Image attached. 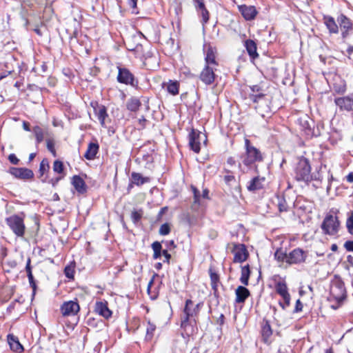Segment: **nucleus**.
Instances as JSON below:
<instances>
[{
    "label": "nucleus",
    "mask_w": 353,
    "mask_h": 353,
    "mask_svg": "<svg viewBox=\"0 0 353 353\" xmlns=\"http://www.w3.org/2000/svg\"><path fill=\"white\" fill-rule=\"evenodd\" d=\"M6 223L12 232L19 238H23L26 232L23 218L14 214L6 219Z\"/></svg>",
    "instance_id": "7ed1b4c3"
},
{
    "label": "nucleus",
    "mask_w": 353,
    "mask_h": 353,
    "mask_svg": "<svg viewBox=\"0 0 353 353\" xmlns=\"http://www.w3.org/2000/svg\"><path fill=\"white\" fill-rule=\"evenodd\" d=\"M50 170V165L49 162L47 159H43L39 165V178L40 179L42 183L47 182V176H45V174L48 172Z\"/></svg>",
    "instance_id": "393cba45"
},
{
    "label": "nucleus",
    "mask_w": 353,
    "mask_h": 353,
    "mask_svg": "<svg viewBox=\"0 0 353 353\" xmlns=\"http://www.w3.org/2000/svg\"><path fill=\"white\" fill-rule=\"evenodd\" d=\"M94 310L105 319H108L112 316V312L108 308L107 302L97 301L95 304Z\"/></svg>",
    "instance_id": "a211bd4d"
},
{
    "label": "nucleus",
    "mask_w": 353,
    "mask_h": 353,
    "mask_svg": "<svg viewBox=\"0 0 353 353\" xmlns=\"http://www.w3.org/2000/svg\"><path fill=\"white\" fill-rule=\"evenodd\" d=\"M276 292L283 297V301L286 303L287 305L290 303V295L288 292V288L285 281H279L275 285Z\"/></svg>",
    "instance_id": "4468645a"
},
{
    "label": "nucleus",
    "mask_w": 353,
    "mask_h": 353,
    "mask_svg": "<svg viewBox=\"0 0 353 353\" xmlns=\"http://www.w3.org/2000/svg\"><path fill=\"white\" fill-rule=\"evenodd\" d=\"M250 88L253 92H259L261 90V88L259 85H253Z\"/></svg>",
    "instance_id": "774afa93"
},
{
    "label": "nucleus",
    "mask_w": 353,
    "mask_h": 353,
    "mask_svg": "<svg viewBox=\"0 0 353 353\" xmlns=\"http://www.w3.org/2000/svg\"><path fill=\"white\" fill-rule=\"evenodd\" d=\"M236 303H243L250 296V291L244 286H239L236 290Z\"/></svg>",
    "instance_id": "4be33fe9"
},
{
    "label": "nucleus",
    "mask_w": 353,
    "mask_h": 353,
    "mask_svg": "<svg viewBox=\"0 0 353 353\" xmlns=\"http://www.w3.org/2000/svg\"><path fill=\"white\" fill-rule=\"evenodd\" d=\"M311 167L307 159H301L296 168L295 179L300 181H309L311 180Z\"/></svg>",
    "instance_id": "423d86ee"
},
{
    "label": "nucleus",
    "mask_w": 353,
    "mask_h": 353,
    "mask_svg": "<svg viewBox=\"0 0 353 353\" xmlns=\"http://www.w3.org/2000/svg\"><path fill=\"white\" fill-rule=\"evenodd\" d=\"M344 248L348 252H353V241H347L344 243Z\"/></svg>",
    "instance_id": "864d4df0"
},
{
    "label": "nucleus",
    "mask_w": 353,
    "mask_h": 353,
    "mask_svg": "<svg viewBox=\"0 0 353 353\" xmlns=\"http://www.w3.org/2000/svg\"><path fill=\"white\" fill-rule=\"evenodd\" d=\"M159 232L161 235L165 236L170 232V226L168 223H165L161 225Z\"/></svg>",
    "instance_id": "c03bdc74"
},
{
    "label": "nucleus",
    "mask_w": 353,
    "mask_h": 353,
    "mask_svg": "<svg viewBox=\"0 0 353 353\" xmlns=\"http://www.w3.org/2000/svg\"><path fill=\"white\" fill-rule=\"evenodd\" d=\"M46 146H47L48 150L52 153V154L54 157H56L57 153H56V150L54 148V141L52 139H47L46 140Z\"/></svg>",
    "instance_id": "a18cd8bd"
},
{
    "label": "nucleus",
    "mask_w": 353,
    "mask_h": 353,
    "mask_svg": "<svg viewBox=\"0 0 353 353\" xmlns=\"http://www.w3.org/2000/svg\"><path fill=\"white\" fill-rule=\"evenodd\" d=\"M167 90L172 95H176L179 93V84L177 82H170L167 85Z\"/></svg>",
    "instance_id": "4c0bfd02"
},
{
    "label": "nucleus",
    "mask_w": 353,
    "mask_h": 353,
    "mask_svg": "<svg viewBox=\"0 0 353 353\" xmlns=\"http://www.w3.org/2000/svg\"><path fill=\"white\" fill-rule=\"evenodd\" d=\"M94 111L101 126L105 127V119L108 116L106 108L103 105H98L97 103L96 106L94 107Z\"/></svg>",
    "instance_id": "412c9836"
},
{
    "label": "nucleus",
    "mask_w": 353,
    "mask_h": 353,
    "mask_svg": "<svg viewBox=\"0 0 353 353\" xmlns=\"http://www.w3.org/2000/svg\"><path fill=\"white\" fill-rule=\"evenodd\" d=\"M196 9L202 10L205 8L203 0H193Z\"/></svg>",
    "instance_id": "3c124183"
},
{
    "label": "nucleus",
    "mask_w": 353,
    "mask_h": 353,
    "mask_svg": "<svg viewBox=\"0 0 353 353\" xmlns=\"http://www.w3.org/2000/svg\"><path fill=\"white\" fill-rule=\"evenodd\" d=\"M250 274V271L249 265H247L242 267L240 281L243 285H248Z\"/></svg>",
    "instance_id": "7c9ffc66"
},
{
    "label": "nucleus",
    "mask_w": 353,
    "mask_h": 353,
    "mask_svg": "<svg viewBox=\"0 0 353 353\" xmlns=\"http://www.w3.org/2000/svg\"><path fill=\"white\" fill-rule=\"evenodd\" d=\"M25 8H26V5H22L21 14H22L23 19L26 21V25L27 26L29 23V20L28 19L27 16L24 12Z\"/></svg>",
    "instance_id": "680f3d73"
},
{
    "label": "nucleus",
    "mask_w": 353,
    "mask_h": 353,
    "mask_svg": "<svg viewBox=\"0 0 353 353\" xmlns=\"http://www.w3.org/2000/svg\"><path fill=\"white\" fill-rule=\"evenodd\" d=\"M9 173L17 179L23 180L31 179L34 176L33 172L26 168L12 167L9 170Z\"/></svg>",
    "instance_id": "9b49d317"
},
{
    "label": "nucleus",
    "mask_w": 353,
    "mask_h": 353,
    "mask_svg": "<svg viewBox=\"0 0 353 353\" xmlns=\"http://www.w3.org/2000/svg\"><path fill=\"white\" fill-rule=\"evenodd\" d=\"M278 207L280 212H286L288 210V205L283 198H279Z\"/></svg>",
    "instance_id": "49530a36"
},
{
    "label": "nucleus",
    "mask_w": 353,
    "mask_h": 353,
    "mask_svg": "<svg viewBox=\"0 0 353 353\" xmlns=\"http://www.w3.org/2000/svg\"><path fill=\"white\" fill-rule=\"evenodd\" d=\"M152 250L154 251L153 258L154 259H157L160 258V256H161V254H162V251H161L162 246H161V244L159 241H154L152 244Z\"/></svg>",
    "instance_id": "72a5a7b5"
},
{
    "label": "nucleus",
    "mask_w": 353,
    "mask_h": 353,
    "mask_svg": "<svg viewBox=\"0 0 353 353\" xmlns=\"http://www.w3.org/2000/svg\"><path fill=\"white\" fill-rule=\"evenodd\" d=\"M143 216V211L141 210H134L131 213V219L134 223H138Z\"/></svg>",
    "instance_id": "a19ab883"
},
{
    "label": "nucleus",
    "mask_w": 353,
    "mask_h": 353,
    "mask_svg": "<svg viewBox=\"0 0 353 353\" xmlns=\"http://www.w3.org/2000/svg\"><path fill=\"white\" fill-rule=\"evenodd\" d=\"M162 254L164 256V257L165 259L164 262H167L168 263H170V259L171 258V255H170V254L168 253V250H163L162 251Z\"/></svg>",
    "instance_id": "4d7b16f0"
},
{
    "label": "nucleus",
    "mask_w": 353,
    "mask_h": 353,
    "mask_svg": "<svg viewBox=\"0 0 353 353\" xmlns=\"http://www.w3.org/2000/svg\"><path fill=\"white\" fill-rule=\"evenodd\" d=\"M99 145L98 143H90L88 148L84 154V157L88 160H93L95 159L97 154L99 152Z\"/></svg>",
    "instance_id": "5701e85b"
},
{
    "label": "nucleus",
    "mask_w": 353,
    "mask_h": 353,
    "mask_svg": "<svg viewBox=\"0 0 353 353\" xmlns=\"http://www.w3.org/2000/svg\"><path fill=\"white\" fill-rule=\"evenodd\" d=\"M8 341L12 350L17 352H22L23 351V347L19 343L17 337L9 334L8 336Z\"/></svg>",
    "instance_id": "c85d7f7f"
},
{
    "label": "nucleus",
    "mask_w": 353,
    "mask_h": 353,
    "mask_svg": "<svg viewBox=\"0 0 353 353\" xmlns=\"http://www.w3.org/2000/svg\"><path fill=\"white\" fill-rule=\"evenodd\" d=\"M337 21L340 26L342 37L343 39L347 38L350 32L353 31V23L350 19L343 14L338 17Z\"/></svg>",
    "instance_id": "1a4fd4ad"
},
{
    "label": "nucleus",
    "mask_w": 353,
    "mask_h": 353,
    "mask_svg": "<svg viewBox=\"0 0 353 353\" xmlns=\"http://www.w3.org/2000/svg\"><path fill=\"white\" fill-rule=\"evenodd\" d=\"M346 227L348 232L353 234V212H350V215L346 221Z\"/></svg>",
    "instance_id": "37998d69"
},
{
    "label": "nucleus",
    "mask_w": 353,
    "mask_h": 353,
    "mask_svg": "<svg viewBox=\"0 0 353 353\" xmlns=\"http://www.w3.org/2000/svg\"><path fill=\"white\" fill-rule=\"evenodd\" d=\"M234 261L236 263H241L245 261L248 254L244 245H234Z\"/></svg>",
    "instance_id": "2eb2a0df"
},
{
    "label": "nucleus",
    "mask_w": 353,
    "mask_h": 353,
    "mask_svg": "<svg viewBox=\"0 0 353 353\" xmlns=\"http://www.w3.org/2000/svg\"><path fill=\"white\" fill-rule=\"evenodd\" d=\"M264 97L265 95L262 93H259L257 94H250V99L254 102V103H259L260 101H261V103L263 102V99H264ZM261 107V105L260 104H258L257 106H256L255 108L256 109H259Z\"/></svg>",
    "instance_id": "e433bc0d"
},
{
    "label": "nucleus",
    "mask_w": 353,
    "mask_h": 353,
    "mask_svg": "<svg viewBox=\"0 0 353 353\" xmlns=\"http://www.w3.org/2000/svg\"><path fill=\"white\" fill-rule=\"evenodd\" d=\"M165 245H166L167 248L170 250L174 249L176 248V244H175L174 240H170V241H166Z\"/></svg>",
    "instance_id": "13d9d810"
},
{
    "label": "nucleus",
    "mask_w": 353,
    "mask_h": 353,
    "mask_svg": "<svg viewBox=\"0 0 353 353\" xmlns=\"http://www.w3.org/2000/svg\"><path fill=\"white\" fill-rule=\"evenodd\" d=\"M74 270L70 266H66L64 269V273L67 278L72 279L74 277Z\"/></svg>",
    "instance_id": "09e8293b"
},
{
    "label": "nucleus",
    "mask_w": 353,
    "mask_h": 353,
    "mask_svg": "<svg viewBox=\"0 0 353 353\" xmlns=\"http://www.w3.org/2000/svg\"><path fill=\"white\" fill-rule=\"evenodd\" d=\"M245 153L241 157L242 163L247 167L256 168L255 164L263 160L262 153L250 143L248 139H245Z\"/></svg>",
    "instance_id": "f257e3e1"
},
{
    "label": "nucleus",
    "mask_w": 353,
    "mask_h": 353,
    "mask_svg": "<svg viewBox=\"0 0 353 353\" xmlns=\"http://www.w3.org/2000/svg\"><path fill=\"white\" fill-rule=\"evenodd\" d=\"M205 65H217L216 61V49L211 46H208L206 48V54L205 57Z\"/></svg>",
    "instance_id": "aec40b11"
},
{
    "label": "nucleus",
    "mask_w": 353,
    "mask_h": 353,
    "mask_svg": "<svg viewBox=\"0 0 353 353\" xmlns=\"http://www.w3.org/2000/svg\"><path fill=\"white\" fill-rule=\"evenodd\" d=\"M305 258L306 254L305 252L300 248H296L290 252L288 256L287 263H300L305 261Z\"/></svg>",
    "instance_id": "ddd939ff"
},
{
    "label": "nucleus",
    "mask_w": 353,
    "mask_h": 353,
    "mask_svg": "<svg viewBox=\"0 0 353 353\" xmlns=\"http://www.w3.org/2000/svg\"><path fill=\"white\" fill-rule=\"evenodd\" d=\"M156 330V325L152 323L150 320L148 321V325L146 327V335H145V339L146 340H150L153 336L154 332Z\"/></svg>",
    "instance_id": "f704fd0d"
},
{
    "label": "nucleus",
    "mask_w": 353,
    "mask_h": 353,
    "mask_svg": "<svg viewBox=\"0 0 353 353\" xmlns=\"http://www.w3.org/2000/svg\"><path fill=\"white\" fill-rule=\"evenodd\" d=\"M72 184L79 193L83 194L86 192L85 183L81 176L74 175L72 177Z\"/></svg>",
    "instance_id": "b1692460"
},
{
    "label": "nucleus",
    "mask_w": 353,
    "mask_h": 353,
    "mask_svg": "<svg viewBox=\"0 0 353 353\" xmlns=\"http://www.w3.org/2000/svg\"><path fill=\"white\" fill-rule=\"evenodd\" d=\"M132 179L133 183L137 185H141L149 181V178L143 177L141 174L137 172H133L132 174Z\"/></svg>",
    "instance_id": "c756f323"
},
{
    "label": "nucleus",
    "mask_w": 353,
    "mask_h": 353,
    "mask_svg": "<svg viewBox=\"0 0 353 353\" xmlns=\"http://www.w3.org/2000/svg\"><path fill=\"white\" fill-rule=\"evenodd\" d=\"M193 192H194V202L197 203L199 199V191L196 190V188H193Z\"/></svg>",
    "instance_id": "052dcab7"
},
{
    "label": "nucleus",
    "mask_w": 353,
    "mask_h": 353,
    "mask_svg": "<svg viewBox=\"0 0 353 353\" xmlns=\"http://www.w3.org/2000/svg\"><path fill=\"white\" fill-rule=\"evenodd\" d=\"M30 263H31V259L29 257V258H28L27 262H26V272L27 273V276L28 278L30 285L32 288L33 294H34L36 289H37V284H36V281L34 280V276L32 274V266H31Z\"/></svg>",
    "instance_id": "a878e982"
},
{
    "label": "nucleus",
    "mask_w": 353,
    "mask_h": 353,
    "mask_svg": "<svg viewBox=\"0 0 353 353\" xmlns=\"http://www.w3.org/2000/svg\"><path fill=\"white\" fill-rule=\"evenodd\" d=\"M53 14V9L50 6H47L45 7L43 14V19L44 21L50 20L51 16Z\"/></svg>",
    "instance_id": "79ce46f5"
},
{
    "label": "nucleus",
    "mask_w": 353,
    "mask_h": 353,
    "mask_svg": "<svg viewBox=\"0 0 353 353\" xmlns=\"http://www.w3.org/2000/svg\"><path fill=\"white\" fill-rule=\"evenodd\" d=\"M10 162L14 165H17L19 162V159L16 157L14 154H10L8 156Z\"/></svg>",
    "instance_id": "603ef678"
},
{
    "label": "nucleus",
    "mask_w": 353,
    "mask_h": 353,
    "mask_svg": "<svg viewBox=\"0 0 353 353\" xmlns=\"http://www.w3.org/2000/svg\"><path fill=\"white\" fill-rule=\"evenodd\" d=\"M336 105L341 110L350 111L353 108V99L349 97H338L335 99Z\"/></svg>",
    "instance_id": "f3484780"
},
{
    "label": "nucleus",
    "mask_w": 353,
    "mask_h": 353,
    "mask_svg": "<svg viewBox=\"0 0 353 353\" xmlns=\"http://www.w3.org/2000/svg\"><path fill=\"white\" fill-rule=\"evenodd\" d=\"M244 46L251 59L254 60L259 57L256 43L253 40H245L244 42Z\"/></svg>",
    "instance_id": "6ab92c4d"
},
{
    "label": "nucleus",
    "mask_w": 353,
    "mask_h": 353,
    "mask_svg": "<svg viewBox=\"0 0 353 353\" xmlns=\"http://www.w3.org/2000/svg\"><path fill=\"white\" fill-rule=\"evenodd\" d=\"M346 179L350 183L353 182V172L349 173L346 176Z\"/></svg>",
    "instance_id": "338daca9"
},
{
    "label": "nucleus",
    "mask_w": 353,
    "mask_h": 353,
    "mask_svg": "<svg viewBox=\"0 0 353 353\" xmlns=\"http://www.w3.org/2000/svg\"><path fill=\"white\" fill-rule=\"evenodd\" d=\"M137 4V0H129L128 6L132 8H136Z\"/></svg>",
    "instance_id": "e2e57ef3"
},
{
    "label": "nucleus",
    "mask_w": 353,
    "mask_h": 353,
    "mask_svg": "<svg viewBox=\"0 0 353 353\" xmlns=\"http://www.w3.org/2000/svg\"><path fill=\"white\" fill-rule=\"evenodd\" d=\"M239 10L241 13L243 18L247 21H251L254 19L257 14V11L255 7L252 6H239Z\"/></svg>",
    "instance_id": "dca6fc26"
},
{
    "label": "nucleus",
    "mask_w": 353,
    "mask_h": 353,
    "mask_svg": "<svg viewBox=\"0 0 353 353\" xmlns=\"http://www.w3.org/2000/svg\"><path fill=\"white\" fill-rule=\"evenodd\" d=\"M344 283L339 277H335L330 283V299L340 303L345 298Z\"/></svg>",
    "instance_id": "20e7f679"
},
{
    "label": "nucleus",
    "mask_w": 353,
    "mask_h": 353,
    "mask_svg": "<svg viewBox=\"0 0 353 353\" xmlns=\"http://www.w3.org/2000/svg\"><path fill=\"white\" fill-rule=\"evenodd\" d=\"M302 310H303V304L301 302V301L299 299H298L296 302L294 312H299L302 311Z\"/></svg>",
    "instance_id": "6e6d98bb"
},
{
    "label": "nucleus",
    "mask_w": 353,
    "mask_h": 353,
    "mask_svg": "<svg viewBox=\"0 0 353 353\" xmlns=\"http://www.w3.org/2000/svg\"><path fill=\"white\" fill-rule=\"evenodd\" d=\"M340 226V222L337 216L327 214L324 218L321 228L323 234L333 236L338 233Z\"/></svg>",
    "instance_id": "39448f33"
},
{
    "label": "nucleus",
    "mask_w": 353,
    "mask_h": 353,
    "mask_svg": "<svg viewBox=\"0 0 353 353\" xmlns=\"http://www.w3.org/2000/svg\"><path fill=\"white\" fill-rule=\"evenodd\" d=\"M224 181L225 182L227 183V184H230L231 182L232 181H235V177L234 175L232 174H226L225 176H224Z\"/></svg>",
    "instance_id": "5fc2aeb1"
},
{
    "label": "nucleus",
    "mask_w": 353,
    "mask_h": 353,
    "mask_svg": "<svg viewBox=\"0 0 353 353\" xmlns=\"http://www.w3.org/2000/svg\"><path fill=\"white\" fill-rule=\"evenodd\" d=\"M79 310V305L74 301H65L61 306V312L63 316H74Z\"/></svg>",
    "instance_id": "9d476101"
},
{
    "label": "nucleus",
    "mask_w": 353,
    "mask_h": 353,
    "mask_svg": "<svg viewBox=\"0 0 353 353\" xmlns=\"http://www.w3.org/2000/svg\"><path fill=\"white\" fill-rule=\"evenodd\" d=\"M153 283H154V276L150 279V281H149V283H148V288H147V290H148V292L149 294H150V289H151V288H152V286Z\"/></svg>",
    "instance_id": "69168bd1"
},
{
    "label": "nucleus",
    "mask_w": 353,
    "mask_h": 353,
    "mask_svg": "<svg viewBox=\"0 0 353 353\" xmlns=\"http://www.w3.org/2000/svg\"><path fill=\"white\" fill-rule=\"evenodd\" d=\"M23 128L26 131H28V132L30 131L29 123L26 122V121H23Z\"/></svg>",
    "instance_id": "0e129e2a"
},
{
    "label": "nucleus",
    "mask_w": 353,
    "mask_h": 353,
    "mask_svg": "<svg viewBox=\"0 0 353 353\" xmlns=\"http://www.w3.org/2000/svg\"><path fill=\"white\" fill-rule=\"evenodd\" d=\"M117 69L118 75L117 80L119 83L129 85L132 87L137 85L138 81L129 69L121 66H117Z\"/></svg>",
    "instance_id": "0eeeda50"
},
{
    "label": "nucleus",
    "mask_w": 353,
    "mask_h": 353,
    "mask_svg": "<svg viewBox=\"0 0 353 353\" xmlns=\"http://www.w3.org/2000/svg\"><path fill=\"white\" fill-rule=\"evenodd\" d=\"M288 254L283 252L281 250H277L274 253L275 259L280 262L285 261L287 262Z\"/></svg>",
    "instance_id": "ea45409f"
},
{
    "label": "nucleus",
    "mask_w": 353,
    "mask_h": 353,
    "mask_svg": "<svg viewBox=\"0 0 353 353\" xmlns=\"http://www.w3.org/2000/svg\"><path fill=\"white\" fill-rule=\"evenodd\" d=\"M64 166L62 161L56 160L53 163V170L54 172L58 174H62L63 172Z\"/></svg>",
    "instance_id": "58836bf2"
},
{
    "label": "nucleus",
    "mask_w": 353,
    "mask_h": 353,
    "mask_svg": "<svg viewBox=\"0 0 353 353\" xmlns=\"http://www.w3.org/2000/svg\"><path fill=\"white\" fill-rule=\"evenodd\" d=\"M215 77L214 68L210 65H205L199 75L200 80L206 85H212L214 82Z\"/></svg>",
    "instance_id": "f8f14e48"
},
{
    "label": "nucleus",
    "mask_w": 353,
    "mask_h": 353,
    "mask_svg": "<svg viewBox=\"0 0 353 353\" xmlns=\"http://www.w3.org/2000/svg\"><path fill=\"white\" fill-rule=\"evenodd\" d=\"M265 181L264 177L256 176L253 178L248 185L249 191H256L263 188V183Z\"/></svg>",
    "instance_id": "cd10ccee"
},
{
    "label": "nucleus",
    "mask_w": 353,
    "mask_h": 353,
    "mask_svg": "<svg viewBox=\"0 0 353 353\" xmlns=\"http://www.w3.org/2000/svg\"><path fill=\"white\" fill-rule=\"evenodd\" d=\"M32 130L36 137L37 143H41L44 139V132L43 129L41 127L36 125L33 128Z\"/></svg>",
    "instance_id": "473e14b6"
},
{
    "label": "nucleus",
    "mask_w": 353,
    "mask_h": 353,
    "mask_svg": "<svg viewBox=\"0 0 353 353\" xmlns=\"http://www.w3.org/2000/svg\"><path fill=\"white\" fill-rule=\"evenodd\" d=\"M141 104L139 99L131 98L127 103V108L130 111L136 112L139 109Z\"/></svg>",
    "instance_id": "2f4dec72"
},
{
    "label": "nucleus",
    "mask_w": 353,
    "mask_h": 353,
    "mask_svg": "<svg viewBox=\"0 0 353 353\" xmlns=\"http://www.w3.org/2000/svg\"><path fill=\"white\" fill-rule=\"evenodd\" d=\"M202 140L204 143L207 141L205 134L193 129L189 134V145L194 152H199L201 150V141Z\"/></svg>",
    "instance_id": "6e6552de"
},
{
    "label": "nucleus",
    "mask_w": 353,
    "mask_h": 353,
    "mask_svg": "<svg viewBox=\"0 0 353 353\" xmlns=\"http://www.w3.org/2000/svg\"><path fill=\"white\" fill-rule=\"evenodd\" d=\"M263 336L264 337H269L272 335V330L270 325L267 324L263 326L262 330Z\"/></svg>",
    "instance_id": "de8ad7c7"
},
{
    "label": "nucleus",
    "mask_w": 353,
    "mask_h": 353,
    "mask_svg": "<svg viewBox=\"0 0 353 353\" xmlns=\"http://www.w3.org/2000/svg\"><path fill=\"white\" fill-rule=\"evenodd\" d=\"M227 165H229L230 167L235 165H236V161H235L234 158L232 157H230L227 159Z\"/></svg>",
    "instance_id": "bf43d9fd"
},
{
    "label": "nucleus",
    "mask_w": 353,
    "mask_h": 353,
    "mask_svg": "<svg viewBox=\"0 0 353 353\" xmlns=\"http://www.w3.org/2000/svg\"><path fill=\"white\" fill-rule=\"evenodd\" d=\"M210 276L212 288L214 290H216L217 285L219 281V276L212 269H210Z\"/></svg>",
    "instance_id": "c9c22d12"
},
{
    "label": "nucleus",
    "mask_w": 353,
    "mask_h": 353,
    "mask_svg": "<svg viewBox=\"0 0 353 353\" xmlns=\"http://www.w3.org/2000/svg\"><path fill=\"white\" fill-rule=\"evenodd\" d=\"M201 11V17L203 23H207L209 19V12L206 8L200 10Z\"/></svg>",
    "instance_id": "8fccbe9b"
},
{
    "label": "nucleus",
    "mask_w": 353,
    "mask_h": 353,
    "mask_svg": "<svg viewBox=\"0 0 353 353\" xmlns=\"http://www.w3.org/2000/svg\"><path fill=\"white\" fill-rule=\"evenodd\" d=\"M323 21L330 33L337 34L339 32V26L332 17L325 16Z\"/></svg>",
    "instance_id": "bb28decb"
},
{
    "label": "nucleus",
    "mask_w": 353,
    "mask_h": 353,
    "mask_svg": "<svg viewBox=\"0 0 353 353\" xmlns=\"http://www.w3.org/2000/svg\"><path fill=\"white\" fill-rule=\"evenodd\" d=\"M201 305V303H197L194 305L192 300H186L183 310L184 316L181 318V327L183 329L186 330L189 322L194 321V323H196L194 317L198 314Z\"/></svg>",
    "instance_id": "f03ea898"
}]
</instances>
